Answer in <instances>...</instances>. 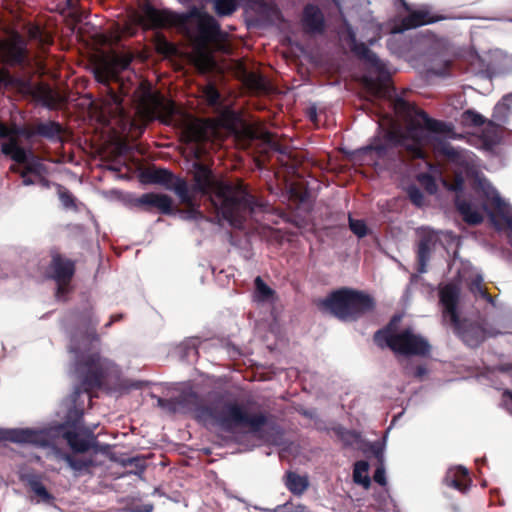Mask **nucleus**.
I'll return each mask as SVG.
<instances>
[{
  "label": "nucleus",
  "instance_id": "obj_1",
  "mask_svg": "<svg viewBox=\"0 0 512 512\" xmlns=\"http://www.w3.org/2000/svg\"><path fill=\"white\" fill-rule=\"evenodd\" d=\"M346 42L351 52L360 60L365 61L379 72L376 78L365 77L363 82L366 89L375 97L389 99L394 113L406 121L404 131H389L387 140L394 146L402 147L411 159H425V147L431 142V136L438 141L437 136L453 137L454 125L450 122L434 119L414 103L402 96L392 95L395 88L389 84L390 75L378 56L363 43L358 42L352 28H348Z\"/></svg>",
  "mask_w": 512,
  "mask_h": 512
},
{
  "label": "nucleus",
  "instance_id": "obj_2",
  "mask_svg": "<svg viewBox=\"0 0 512 512\" xmlns=\"http://www.w3.org/2000/svg\"><path fill=\"white\" fill-rule=\"evenodd\" d=\"M176 400L178 413H193L194 419L204 426H215L225 432L244 427L264 443L283 444V430L275 423L268 425L264 412L250 413L243 404L231 400L217 399L205 404L193 390L182 391Z\"/></svg>",
  "mask_w": 512,
  "mask_h": 512
},
{
  "label": "nucleus",
  "instance_id": "obj_3",
  "mask_svg": "<svg viewBox=\"0 0 512 512\" xmlns=\"http://www.w3.org/2000/svg\"><path fill=\"white\" fill-rule=\"evenodd\" d=\"M98 323L97 319L89 318L91 328L87 329L82 343L71 349V352L75 353L74 368L79 381V385L74 389L75 397L102 388L108 377L115 372L114 362L103 357L99 348L95 347V344H100V336L96 331Z\"/></svg>",
  "mask_w": 512,
  "mask_h": 512
},
{
  "label": "nucleus",
  "instance_id": "obj_4",
  "mask_svg": "<svg viewBox=\"0 0 512 512\" xmlns=\"http://www.w3.org/2000/svg\"><path fill=\"white\" fill-rule=\"evenodd\" d=\"M318 308L343 322H356L374 313L377 303L369 293L350 287H341L318 301Z\"/></svg>",
  "mask_w": 512,
  "mask_h": 512
},
{
  "label": "nucleus",
  "instance_id": "obj_5",
  "mask_svg": "<svg viewBox=\"0 0 512 512\" xmlns=\"http://www.w3.org/2000/svg\"><path fill=\"white\" fill-rule=\"evenodd\" d=\"M211 203L217 214L235 227H240L257 205L255 197L241 182L220 186L211 197Z\"/></svg>",
  "mask_w": 512,
  "mask_h": 512
},
{
  "label": "nucleus",
  "instance_id": "obj_6",
  "mask_svg": "<svg viewBox=\"0 0 512 512\" xmlns=\"http://www.w3.org/2000/svg\"><path fill=\"white\" fill-rule=\"evenodd\" d=\"M137 100L138 112L145 121L159 120L170 124L177 107L174 101L167 99L161 92L153 91L149 84H142Z\"/></svg>",
  "mask_w": 512,
  "mask_h": 512
},
{
  "label": "nucleus",
  "instance_id": "obj_7",
  "mask_svg": "<svg viewBox=\"0 0 512 512\" xmlns=\"http://www.w3.org/2000/svg\"><path fill=\"white\" fill-rule=\"evenodd\" d=\"M133 58L134 56L130 52L114 53L109 61L95 68L94 77L98 83L103 85V91L107 94V102L117 106L122 105V95L110 84L111 82L119 84L118 74L130 66Z\"/></svg>",
  "mask_w": 512,
  "mask_h": 512
},
{
  "label": "nucleus",
  "instance_id": "obj_8",
  "mask_svg": "<svg viewBox=\"0 0 512 512\" xmlns=\"http://www.w3.org/2000/svg\"><path fill=\"white\" fill-rule=\"evenodd\" d=\"M82 415L73 420H66L57 428V434L63 438L73 453H86L96 445L93 431L80 425Z\"/></svg>",
  "mask_w": 512,
  "mask_h": 512
},
{
  "label": "nucleus",
  "instance_id": "obj_9",
  "mask_svg": "<svg viewBox=\"0 0 512 512\" xmlns=\"http://www.w3.org/2000/svg\"><path fill=\"white\" fill-rule=\"evenodd\" d=\"M28 43L17 31L8 39L0 41V59L9 67H25L29 63Z\"/></svg>",
  "mask_w": 512,
  "mask_h": 512
},
{
  "label": "nucleus",
  "instance_id": "obj_10",
  "mask_svg": "<svg viewBox=\"0 0 512 512\" xmlns=\"http://www.w3.org/2000/svg\"><path fill=\"white\" fill-rule=\"evenodd\" d=\"M141 181L147 184H159L167 190L173 191L180 202H187L188 183L184 178L175 176L171 171L165 168H148L141 173Z\"/></svg>",
  "mask_w": 512,
  "mask_h": 512
},
{
  "label": "nucleus",
  "instance_id": "obj_11",
  "mask_svg": "<svg viewBox=\"0 0 512 512\" xmlns=\"http://www.w3.org/2000/svg\"><path fill=\"white\" fill-rule=\"evenodd\" d=\"M394 353L405 356H427L431 346L427 339L406 328L396 333Z\"/></svg>",
  "mask_w": 512,
  "mask_h": 512
},
{
  "label": "nucleus",
  "instance_id": "obj_12",
  "mask_svg": "<svg viewBox=\"0 0 512 512\" xmlns=\"http://www.w3.org/2000/svg\"><path fill=\"white\" fill-rule=\"evenodd\" d=\"M20 126L12 125L11 127L0 122V139L8 138V142L1 145V152L9 156L14 162L24 164L28 161L29 156L33 155L31 149L20 146L18 137Z\"/></svg>",
  "mask_w": 512,
  "mask_h": 512
},
{
  "label": "nucleus",
  "instance_id": "obj_13",
  "mask_svg": "<svg viewBox=\"0 0 512 512\" xmlns=\"http://www.w3.org/2000/svg\"><path fill=\"white\" fill-rule=\"evenodd\" d=\"M139 22L146 28L161 29L176 26L180 23V17L168 10H159L147 4L142 9Z\"/></svg>",
  "mask_w": 512,
  "mask_h": 512
},
{
  "label": "nucleus",
  "instance_id": "obj_14",
  "mask_svg": "<svg viewBox=\"0 0 512 512\" xmlns=\"http://www.w3.org/2000/svg\"><path fill=\"white\" fill-rule=\"evenodd\" d=\"M0 440L33 444L39 447H49L51 445L47 433L29 428L0 430Z\"/></svg>",
  "mask_w": 512,
  "mask_h": 512
},
{
  "label": "nucleus",
  "instance_id": "obj_15",
  "mask_svg": "<svg viewBox=\"0 0 512 512\" xmlns=\"http://www.w3.org/2000/svg\"><path fill=\"white\" fill-rule=\"evenodd\" d=\"M403 7L409 14L403 17L399 23H396L393 28V33H402L406 30L415 29L417 27L432 24L443 19L442 16H433L428 10L418 9L410 11L409 5L402 0Z\"/></svg>",
  "mask_w": 512,
  "mask_h": 512
},
{
  "label": "nucleus",
  "instance_id": "obj_16",
  "mask_svg": "<svg viewBox=\"0 0 512 512\" xmlns=\"http://www.w3.org/2000/svg\"><path fill=\"white\" fill-rule=\"evenodd\" d=\"M463 187V179L460 176L456 177L451 186V189L457 192L454 200L455 207L467 224L479 225L483 222V215L472 206L470 201L462 197L460 193L463 191Z\"/></svg>",
  "mask_w": 512,
  "mask_h": 512
},
{
  "label": "nucleus",
  "instance_id": "obj_17",
  "mask_svg": "<svg viewBox=\"0 0 512 512\" xmlns=\"http://www.w3.org/2000/svg\"><path fill=\"white\" fill-rule=\"evenodd\" d=\"M450 325L454 333L469 347H477L485 339L484 329L475 322L459 317L457 322Z\"/></svg>",
  "mask_w": 512,
  "mask_h": 512
},
{
  "label": "nucleus",
  "instance_id": "obj_18",
  "mask_svg": "<svg viewBox=\"0 0 512 512\" xmlns=\"http://www.w3.org/2000/svg\"><path fill=\"white\" fill-rule=\"evenodd\" d=\"M135 204L147 212L156 209L163 215L175 214L173 199L166 194L154 192L144 193L135 200Z\"/></svg>",
  "mask_w": 512,
  "mask_h": 512
},
{
  "label": "nucleus",
  "instance_id": "obj_19",
  "mask_svg": "<svg viewBox=\"0 0 512 512\" xmlns=\"http://www.w3.org/2000/svg\"><path fill=\"white\" fill-rule=\"evenodd\" d=\"M76 271L75 261L64 257L58 252L51 255L48 266L49 277L54 281H72Z\"/></svg>",
  "mask_w": 512,
  "mask_h": 512
},
{
  "label": "nucleus",
  "instance_id": "obj_20",
  "mask_svg": "<svg viewBox=\"0 0 512 512\" xmlns=\"http://www.w3.org/2000/svg\"><path fill=\"white\" fill-rule=\"evenodd\" d=\"M460 292L453 284L445 285L439 292V300L443 306V318L449 322H457L459 316L458 303Z\"/></svg>",
  "mask_w": 512,
  "mask_h": 512
},
{
  "label": "nucleus",
  "instance_id": "obj_21",
  "mask_svg": "<svg viewBox=\"0 0 512 512\" xmlns=\"http://www.w3.org/2000/svg\"><path fill=\"white\" fill-rule=\"evenodd\" d=\"M301 23L303 29L309 34H322L325 31V17L321 9L312 3L304 6Z\"/></svg>",
  "mask_w": 512,
  "mask_h": 512
},
{
  "label": "nucleus",
  "instance_id": "obj_22",
  "mask_svg": "<svg viewBox=\"0 0 512 512\" xmlns=\"http://www.w3.org/2000/svg\"><path fill=\"white\" fill-rule=\"evenodd\" d=\"M438 237L433 232H424L418 241L417 245V262L418 272H426L427 263L429 262L432 252L434 251Z\"/></svg>",
  "mask_w": 512,
  "mask_h": 512
},
{
  "label": "nucleus",
  "instance_id": "obj_23",
  "mask_svg": "<svg viewBox=\"0 0 512 512\" xmlns=\"http://www.w3.org/2000/svg\"><path fill=\"white\" fill-rule=\"evenodd\" d=\"M462 124L471 127H481L485 125L484 133L487 137L497 136V125L495 121H489L483 115L473 109L465 110L461 115Z\"/></svg>",
  "mask_w": 512,
  "mask_h": 512
},
{
  "label": "nucleus",
  "instance_id": "obj_24",
  "mask_svg": "<svg viewBox=\"0 0 512 512\" xmlns=\"http://www.w3.org/2000/svg\"><path fill=\"white\" fill-rule=\"evenodd\" d=\"M197 30L198 40L202 44H208L215 41L221 33L219 23L208 14L200 18Z\"/></svg>",
  "mask_w": 512,
  "mask_h": 512
},
{
  "label": "nucleus",
  "instance_id": "obj_25",
  "mask_svg": "<svg viewBox=\"0 0 512 512\" xmlns=\"http://www.w3.org/2000/svg\"><path fill=\"white\" fill-rule=\"evenodd\" d=\"M54 452L57 459L64 460L68 464L76 477L90 473V469L94 466L91 458H78L70 453L63 452L59 448H55Z\"/></svg>",
  "mask_w": 512,
  "mask_h": 512
},
{
  "label": "nucleus",
  "instance_id": "obj_26",
  "mask_svg": "<svg viewBox=\"0 0 512 512\" xmlns=\"http://www.w3.org/2000/svg\"><path fill=\"white\" fill-rule=\"evenodd\" d=\"M447 486L455 488L462 493H465L471 484L468 470L464 467H457L447 473L444 479Z\"/></svg>",
  "mask_w": 512,
  "mask_h": 512
},
{
  "label": "nucleus",
  "instance_id": "obj_27",
  "mask_svg": "<svg viewBox=\"0 0 512 512\" xmlns=\"http://www.w3.org/2000/svg\"><path fill=\"white\" fill-rule=\"evenodd\" d=\"M23 481L26 483L30 491H32L39 500L50 503L54 500V496L47 490L42 482V476L39 474H27L24 476Z\"/></svg>",
  "mask_w": 512,
  "mask_h": 512
},
{
  "label": "nucleus",
  "instance_id": "obj_28",
  "mask_svg": "<svg viewBox=\"0 0 512 512\" xmlns=\"http://www.w3.org/2000/svg\"><path fill=\"white\" fill-rule=\"evenodd\" d=\"M511 105L512 93L504 95L495 105L492 113V119H489V121H495V125H497V131L503 124L508 122L511 115Z\"/></svg>",
  "mask_w": 512,
  "mask_h": 512
},
{
  "label": "nucleus",
  "instance_id": "obj_29",
  "mask_svg": "<svg viewBox=\"0 0 512 512\" xmlns=\"http://www.w3.org/2000/svg\"><path fill=\"white\" fill-rule=\"evenodd\" d=\"M187 196L188 201L187 202H181L186 207L185 208H176L175 207V214L178 213L180 217L184 220H203L206 219L203 212L199 209V205L196 203L194 195L190 191L189 187L187 186Z\"/></svg>",
  "mask_w": 512,
  "mask_h": 512
},
{
  "label": "nucleus",
  "instance_id": "obj_30",
  "mask_svg": "<svg viewBox=\"0 0 512 512\" xmlns=\"http://www.w3.org/2000/svg\"><path fill=\"white\" fill-rule=\"evenodd\" d=\"M397 317H393L391 322L384 328L377 330L373 335L374 343L381 349L388 347L391 351L394 352L396 347V333L392 331L393 322L397 321Z\"/></svg>",
  "mask_w": 512,
  "mask_h": 512
},
{
  "label": "nucleus",
  "instance_id": "obj_31",
  "mask_svg": "<svg viewBox=\"0 0 512 512\" xmlns=\"http://www.w3.org/2000/svg\"><path fill=\"white\" fill-rule=\"evenodd\" d=\"M193 180L192 192L201 193L203 195L210 192L213 182L211 171L207 167L203 165L199 166L194 174Z\"/></svg>",
  "mask_w": 512,
  "mask_h": 512
},
{
  "label": "nucleus",
  "instance_id": "obj_32",
  "mask_svg": "<svg viewBox=\"0 0 512 512\" xmlns=\"http://www.w3.org/2000/svg\"><path fill=\"white\" fill-rule=\"evenodd\" d=\"M309 478L296 472L288 471L285 474V486L294 495H302L309 487Z\"/></svg>",
  "mask_w": 512,
  "mask_h": 512
},
{
  "label": "nucleus",
  "instance_id": "obj_33",
  "mask_svg": "<svg viewBox=\"0 0 512 512\" xmlns=\"http://www.w3.org/2000/svg\"><path fill=\"white\" fill-rule=\"evenodd\" d=\"M36 135L53 140L64 132L62 125L56 121L39 122L35 124Z\"/></svg>",
  "mask_w": 512,
  "mask_h": 512
},
{
  "label": "nucleus",
  "instance_id": "obj_34",
  "mask_svg": "<svg viewBox=\"0 0 512 512\" xmlns=\"http://www.w3.org/2000/svg\"><path fill=\"white\" fill-rule=\"evenodd\" d=\"M369 469V465L366 461H357L354 465L353 470V480L356 484L362 485L364 488L368 489L371 485L370 477L367 472Z\"/></svg>",
  "mask_w": 512,
  "mask_h": 512
},
{
  "label": "nucleus",
  "instance_id": "obj_35",
  "mask_svg": "<svg viewBox=\"0 0 512 512\" xmlns=\"http://www.w3.org/2000/svg\"><path fill=\"white\" fill-rule=\"evenodd\" d=\"M0 86L24 89L29 87L30 83L28 81L23 80L22 78L13 76L8 69L1 68Z\"/></svg>",
  "mask_w": 512,
  "mask_h": 512
},
{
  "label": "nucleus",
  "instance_id": "obj_36",
  "mask_svg": "<svg viewBox=\"0 0 512 512\" xmlns=\"http://www.w3.org/2000/svg\"><path fill=\"white\" fill-rule=\"evenodd\" d=\"M238 8V0H215L214 10L215 13L220 16H230Z\"/></svg>",
  "mask_w": 512,
  "mask_h": 512
},
{
  "label": "nucleus",
  "instance_id": "obj_37",
  "mask_svg": "<svg viewBox=\"0 0 512 512\" xmlns=\"http://www.w3.org/2000/svg\"><path fill=\"white\" fill-rule=\"evenodd\" d=\"M372 153L376 154L377 158H383L387 154V146L385 144L368 145L356 151L359 158H364Z\"/></svg>",
  "mask_w": 512,
  "mask_h": 512
},
{
  "label": "nucleus",
  "instance_id": "obj_38",
  "mask_svg": "<svg viewBox=\"0 0 512 512\" xmlns=\"http://www.w3.org/2000/svg\"><path fill=\"white\" fill-rule=\"evenodd\" d=\"M123 466L131 467L130 473L141 475L147 467L146 460L142 457H130L122 461Z\"/></svg>",
  "mask_w": 512,
  "mask_h": 512
},
{
  "label": "nucleus",
  "instance_id": "obj_39",
  "mask_svg": "<svg viewBox=\"0 0 512 512\" xmlns=\"http://www.w3.org/2000/svg\"><path fill=\"white\" fill-rule=\"evenodd\" d=\"M28 35L30 39L37 41L41 46L49 45L52 43V37L45 34L44 31L38 26L30 28Z\"/></svg>",
  "mask_w": 512,
  "mask_h": 512
},
{
  "label": "nucleus",
  "instance_id": "obj_40",
  "mask_svg": "<svg viewBox=\"0 0 512 512\" xmlns=\"http://www.w3.org/2000/svg\"><path fill=\"white\" fill-rule=\"evenodd\" d=\"M35 97L48 107H52L54 105L53 92L48 86H38L35 90Z\"/></svg>",
  "mask_w": 512,
  "mask_h": 512
},
{
  "label": "nucleus",
  "instance_id": "obj_41",
  "mask_svg": "<svg viewBox=\"0 0 512 512\" xmlns=\"http://www.w3.org/2000/svg\"><path fill=\"white\" fill-rule=\"evenodd\" d=\"M350 230L359 238H363L368 234V227L364 220H357L352 218L351 215L348 217Z\"/></svg>",
  "mask_w": 512,
  "mask_h": 512
},
{
  "label": "nucleus",
  "instance_id": "obj_42",
  "mask_svg": "<svg viewBox=\"0 0 512 512\" xmlns=\"http://www.w3.org/2000/svg\"><path fill=\"white\" fill-rule=\"evenodd\" d=\"M408 198L412 204L417 207H422L424 203V194L415 185L409 186L407 189Z\"/></svg>",
  "mask_w": 512,
  "mask_h": 512
},
{
  "label": "nucleus",
  "instance_id": "obj_43",
  "mask_svg": "<svg viewBox=\"0 0 512 512\" xmlns=\"http://www.w3.org/2000/svg\"><path fill=\"white\" fill-rule=\"evenodd\" d=\"M57 189L59 199L66 208L75 206L74 197L67 188L62 185H57Z\"/></svg>",
  "mask_w": 512,
  "mask_h": 512
},
{
  "label": "nucleus",
  "instance_id": "obj_44",
  "mask_svg": "<svg viewBox=\"0 0 512 512\" xmlns=\"http://www.w3.org/2000/svg\"><path fill=\"white\" fill-rule=\"evenodd\" d=\"M176 402H177L176 397L169 398V399L161 398V397L157 398V405L160 408L168 411L171 414L178 413V408H177Z\"/></svg>",
  "mask_w": 512,
  "mask_h": 512
},
{
  "label": "nucleus",
  "instance_id": "obj_45",
  "mask_svg": "<svg viewBox=\"0 0 512 512\" xmlns=\"http://www.w3.org/2000/svg\"><path fill=\"white\" fill-rule=\"evenodd\" d=\"M27 164L24 168V170L21 172V177L24 178L27 174H34L41 176L42 172L45 170V167L42 163L39 161L28 163V161L25 163Z\"/></svg>",
  "mask_w": 512,
  "mask_h": 512
},
{
  "label": "nucleus",
  "instance_id": "obj_46",
  "mask_svg": "<svg viewBox=\"0 0 512 512\" xmlns=\"http://www.w3.org/2000/svg\"><path fill=\"white\" fill-rule=\"evenodd\" d=\"M255 287L258 293L265 299L270 298L274 294V291L259 276L255 279Z\"/></svg>",
  "mask_w": 512,
  "mask_h": 512
},
{
  "label": "nucleus",
  "instance_id": "obj_47",
  "mask_svg": "<svg viewBox=\"0 0 512 512\" xmlns=\"http://www.w3.org/2000/svg\"><path fill=\"white\" fill-rule=\"evenodd\" d=\"M204 93H205V96L210 104L214 105V104L218 103V101L220 99V93L215 86H212V85L208 86L205 89Z\"/></svg>",
  "mask_w": 512,
  "mask_h": 512
},
{
  "label": "nucleus",
  "instance_id": "obj_48",
  "mask_svg": "<svg viewBox=\"0 0 512 512\" xmlns=\"http://www.w3.org/2000/svg\"><path fill=\"white\" fill-rule=\"evenodd\" d=\"M501 405L512 415V391L505 389L502 392Z\"/></svg>",
  "mask_w": 512,
  "mask_h": 512
},
{
  "label": "nucleus",
  "instance_id": "obj_49",
  "mask_svg": "<svg viewBox=\"0 0 512 512\" xmlns=\"http://www.w3.org/2000/svg\"><path fill=\"white\" fill-rule=\"evenodd\" d=\"M57 284L56 297L58 299L65 297L71 290V281L61 282L55 281Z\"/></svg>",
  "mask_w": 512,
  "mask_h": 512
},
{
  "label": "nucleus",
  "instance_id": "obj_50",
  "mask_svg": "<svg viewBox=\"0 0 512 512\" xmlns=\"http://www.w3.org/2000/svg\"><path fill=\"white\" fill-rule=\"evenodd\" d=\"M487 198L489 199L490 204L497 210H502L505 205L503 199L496 191H493L492 195L487 194Z\"/></svg>",
  "mask_w": 512,
  "mask_h": 512
},
{
  "label": "nucleus",
  "instance_id": "obj_51",
  "mask_svg": "<svg viewBox=\"0 0 512 512\" xmlns=\"http://www.w3.org/2000/svg\"><path fill=\"white\" fill-rule=\"evenodd\" d=\"M373 479L376 483H378L381 486L386 485V476H385V469L382 465L376 468Z\"/></svg>",
  "mask_w": 512,
  "mask_h": 512
},
{
  "label": "nucleus",
  "instance_id": "obj_52",
  "mask_svg": "<svg viewBox=\"0 0 512 512\" xmlns=\"http://www.w3.org/2000/svg\"><path fill=\"white\" fill-rule=\"evenodd\" d=\"M19 135L20 137H24L27 140L31 139L32 137L36 136L35 126L33 128L27 126L20 127Z\"/></svg>",
  "mask_w": 512,
  "mask_h": 512
},
{
  "label": "nucleus",
  "instance_id": "obj_53",
  "mask_svg": "<svg viewBox=\"0 0 512 512\" xmlns=\"http://www.w3.org/2000/svg\"><path fill=\"white\" fill-rule=\"evenodd\" d=\"M263 139L265 142H267L271 147H273L275 150L280 151L279 144L273 141V135L269 132H266L263 135Z\"/></svg>",
  "mask_w": 512,
  "mask_h": 512
},
{
  "label": "nucleus",
  "instance_id": "obj_54",
  "mask_svg": "<svg viewBox=\"0 0 512 512\" xmlns=\"http://www.w3.org/2000/svg\"><path fill=\"white\" fill-rule=\"evenodd\" d=\"M427 374V368L424 365H418L415 368L414 376L418 379H422Z\"/></svg>",
  "mask_w": 512,
  "mask_h": 512
},
{
  "label": "nucleus",
  "instance_id": "obj_55",
  "mask_svg": "<svg viewBox=\"0 0 512 512\" xmlns=\"http://www.w3.org/2000/svg\"><path fill=\"white\" fill-rule=\"evenodd\" d=\"M123 318H124V315L121 313L112 315L110 320L105 324V328L111 327L113 323L118 322V321L122 320Z\"/></svg>",
  "mask_w": 512,
  "mask_h": 512
},
{
  "label": "nucleus",
  "instance_id": "obj_56",
  "mask_svg": "<svg viewBox=\"0 0 512 512\" xmlns=\"http://www.w3.org/2000/svg\"><path fill=\"white\" fill-rule=\"evenodd\" d=\"M497 371L507 373L512 370V363H501L496 367Z\"/></svg>",
  "mask_w": 512,
  "mask_h": 512
},
{
  "label": "nucleus",
  "instance_id": "obj_57",
  "mask_svg": "<svg viewBox=\"0 0 512 512\" xmlns=\"http://www.w3.org/2000/svg\"><path fill=\"white\" fill-rule=\"evenodd\" d=\"M441 152L446 155V156H453L455 155V151H454V148L451 147L450 145H446L444 144L441 148Z\"/></svg>",
  "mask_w": 512,
  "mask_h": 512
},
{
  "label": "nucleus",
  "instance_id": "obj_58",
  "mask_svg": "<svg viewBox=\"0 0 512 512\" xmlns=\"http://www.w3.org/2000/svg\"><path fill=\"white\" fill-rule=\"evenodd\" d=\"M424 178L428 180V184H427V190L430 192V193H433V190L436 188V185H435V182L433 180V178L429 175H424Z\"/></svg>",
  "mask_w": 512,
  "mask_h": 512
},
{
  "label": "nucleus",
  "instance_id": "obj_59",
  "mask_svg": "<svg viewBox=\"0 0 512 512\" xmlns=\"http://www.w3.org/2000/svg\"><path fill=\"white\" fill-rule=\"evenodd\" d=\"M201 137V133L197 130L190 131L189 138L191 141H198Z\"/></svg>",
  "mask_w": 512,
  "mask_h": 512
},
{
  "label": "nucleus",
  "instance_id": "obj_60",
  "mask_svg": "<svg viewBox=\"0 0 512 512\" xmlns=\"http://www.w3.org/2000/svg\"><path fill=\"white\" fill-rule=\"evenodd\" d=\"M479 291L484 299H486L489 302H492L491 295L485 289H483L481 286H479Z\"/></svg>",
  "mask_w": 512,
  "mask_h": 512
},
{
  "label": "nucleus",
  "instance_id": "obj_61",
  "mask_svg": "<svg viewBox=\"0 0 512 512\" xmlns=\"http://www.w3.org/2000/svg\"><path fill=\"white\" fill-rule=\"evenodd\" d=\"M39 183L41 184V186L45 187V188H49L50 187V181L45 178V177H40V180H39Z\"/></svg>",
  "mask_w": 512,
  "mask_h": 512
},
{
  "label": "nucleus",
  "instance_id": "obj_62",
  "mask_svg": "<svg viewBox=\"0 0 512 512\" xmlns=\"http://www.w3.org/2000/svg\"><path fill=\"white\" fill-rule=\"evenodd\" d=\"M23 184L26 186L34 184V181L31 178H28L27 175L23 178Z\"/></svg>",
  "mask_w": 512,
  "mask_h": 512
},
{
  "label": "nucleus",
  "instance_id": "obj_63",
  "mask_svg": "<svg viewBox=\"0 0 512 512\" xmlns=\"http://www.w3.org/2000/svg\"><path fill=\"white\" fill-rule=\"evenodd\" d=\"M507 227L512 231V217L506 218Z\"/></svg>",
  "mask_w": 512,
  "mask_h": 512
},
{
  "label": "nucleus",
  "instance_id": "obj_64",
  "mask_svg": "<svg viewBox=\"0 0 512 512\" xmlns=\"http://www.w3.org/2000/svg\"><path fill=\"white\" fill-rule=\"evenodd\" d=\"M69 5L72 4V0H68Z\"/></svg>",
  "mask_w": 512,
  "mask_h": 512
}]
</instances>
